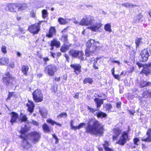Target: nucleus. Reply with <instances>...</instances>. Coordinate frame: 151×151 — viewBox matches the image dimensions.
Here are the masks:
<instances>
[{"label":"nucleus","instance_id":"nucleus-58","mask_svg":"<svg viewBox=\"0 0 151 151\" xmlns=\"http://www.w3.org/2000/svg\"><path fill=\"white\" fill-rule=\"evenodd\" d=\"M44 62H46L49 61V59L48 58H43Z\"/></svg>","mask_w":151,"mask_h":151},{"label":"nucleus","instance_id":"nucleus-44","mask_svg":"<svg viewBox=\"0 0 151 151\" xmlns=\"http://www.w3.org/2000/svg\"><path fill=\"white\" fill-rule=\"evenodd\" d=\"M46 122L52 125H53L55 123V122L51 119H47Z\"/></svg>","mask_w":151,"mask_h":151},{"label":"nucleus","instance_id":"nucleus-25","mask_svg":"<svg viewBox=\"0 0 151 151\" xmlns=\"http://www.w3.org/2000/svg\"><path fill=\"white\" fill-rule=\"evenodd\" d=\"M60 45V43L59 41L56 40L55 39H54L51 41L50 43L51 46H55L57 47H59Z\"/></svg>","mask_w":151,"mask_h":151},{"label":"nucleus","instance_id":"nucleus-6","mask_svg":"<svg viewBox=\"0 0 151 151\" xmlns=\"http://www.w3.org/2000/svg\"><path fill=\"white\" fill-rule=\"evenodd\" d=\"M151 55V51L149 49H145L142 50L140 54V61L145 62L148 59V57Z\"/></svg>","mask_w":151,"mask_h":151},{"label":"nucleus","instance_id":"nucleus-7","mask_svg":"<svg viewBox=\"0 0 151 151\" xmlns=\"http://www.w3.org/2000/svg\"><path fill=\"white\" fill-rule=\"evenodd\" d=\"M6 76L3 78V82L7 86L11 85L13 84L14 81V78L9 73H6Z\"/></svg>","mask_w":151,"mask_h":151},{"label":"nucleus","instance_id":"nucleus-50","mask_svg":"<svg viewBox=\"0 0 151 151\" xmlns=\"http://www.w3.org/2000/svg\"><path fill=\"white\" fill-rule=\"evenodd\" d=\"M134 143L135 145H137V143L139 141L138 138H136L134 139Z\"/></svg>","mask_w":151,"mask_h":151},{"label":"nucleus","instance_id":"nucleus-63","mask_svg":"<svg viewBox=\"0 0 151 151\" xmlns=\"http://www.w3.org/2000/svg\"><path fill=\"white\" fill-rule=\"evenodd\" d=\"M64 56L65 57L66 59L68 60V59L69 58V57L68 56V55H67L66 54H65L64 55Z\"/></svg>","mask_w":151,"mask_h":151},{"label":"nucleus","instance_id":"nucleus-20","mask_svg":"<svg viewBox=\"0 0 151 151\" xmlns=\"http://www.w3.org/2000/svg\"><path fill=\"white\" fill-rule=\"evenodd\" d=\"M94 101L96 104V107L99 109L103 103V100L102 99L96 98L94 99Z\"/></svg>","mask_w":151,"mask_h":151},{"label":"nucleus","instance_id":"nucleus-52","mask_svg":"<svg viewBox=\"0 0 151 151\" xmlns=\"http://www.w3.org/2000/svg\"><path fill=\"white\" fill-rule=\"evenodd\" d=\"M113 76L115 79H117L118 80H119L120 78L119 77V75H115L114 74Z\"/></svg>","mask_w":151,"mask_h":151},{"label":"nucleus","instance_id":"nucleus-35","mask_svg":"<svg viewBox=\"0 0 151 151\" xmlns=\"http://www.w3.org/2000/svg\"><path fill=\"white\" fill-rule=\"evenodd\" d=\"M20 120L21 122L26 121L27 120V118L26 115L21 113L20 115Z\"/></svg>","mask_w":151,"mask_h":151},{"label":"nucleus","instance_id":"nucleus-27","mask_svg":"<svg viewBox=\"0 0 151 151\" xmlns=\"http://www.w3.org/2000/svg\"><path fill=\"white\" fill-rule=\"evenodd\" d=\"M151 83L150 82H147L143 80H142L140 83V86L141 88H143L145 86L150 85Z\"/></svg>","mask_w":151,"mask_h":151},{"label":"nucleus","instance_id":"nucleus-30","mask_svg":"<svg viewBox=\"0 0 151 151\" xmlns=\"http://www.w3.org/2000/svg\"><path fill=\"white\" fill-rule=\"evenodd\" d=\"M58 21L61 24H64L67 23L68 22V19H65L61 17H60L58 19Z\"/></svg>","mask_w":151,"mask_h":151},{"label":"nucleus","instance_id":"nucleus-53","mask_svg":"<svg viewBox=\"0 0 151 151\" xmlns=\"http://www.w3.org/2000/svg\"><path fill=\"white\" fill-rule=\"evenodd\" d=\"M137 64L139 67H144V65L140 63L137 62Z\"/></svg>","mask_w":151,"mask_h":151},{"label":"nucleus","instance_id":"nucleus-42","mask_svg":"<svg viewBox=\"0 0 151 151\" xmlns=\"http://www.w3.org/2000/svg\"><path fill=\"white\" fill-rule=\"evenodd\" d=\"M68 49V46L64 45L60 48V50L62 52H65Z\"/></svg>","mask_w":151,"mask_h":151},{"label":"nucleus","instance_id":"nucleus-14","mask_svg":"<svg viewBox=\"0 0 151 151\" xmlns=\"http://www.w3.org/2000/svg\"><path fill=\"white\" fill-rule=\"evenodd\" d=\"M70 66L74 69V72L76 74H78L81 72V66L79 64H72Z\"/></svg>","mask_w":151,"mask_h":151},{"label":"nucleus","instance_id":"nucleus-5","mask_svg":"<svg viewBox=\"0 0 151 151\" xmlns=\"http://www.w3.org/2000/svg\"><path fill=\"white\" fill-rule=\"evenodd\" d=\"M87 108L90 112L93 113L94 115L96 116L98 118H105L107 116V114L106 113H104L101 111L96 112L99 111V110L98 109H94L88 106H87Z\"/></svg>","mask_w":151,"mask_h":151},{"label":"nucleus","instance_id":"nucleus-21","mask_svg":"<svg viewBox=\"0 0 151 151\" xmlns=\"http://www.w3.org/2000/svg\"><path fill=\"white\" fill-rule=\"evenodd\" d=\"M12 114L11 117V119L10 121V122L11 123L12 125H13V123L16 122L17 119L18 118V115L15 112H12Z\"/></svg>","mask_w":151,"mask_h":151},{"label":"nucleus","instance_id":"nucleus-40","mask_svg":"<svg viewBox=\"0 0 151 151\" xmlns=\"http://www.w3.org/2000/svg\"><path fill=\"white\" fill-rule=\"evenodd\" d=\"M104 107L105 108L106 110L108 111L109 110L112 108L111 105L110 104H106L104 105Z\"/></svg>","mask_w":151,"mask_h":151},{"label":"nucleus","instance_id":"nucleus-18","mask_svg":"<svg viewBox=\"0 0 151 151\" xmlns=\"http://www.w3.org/2000/svg\"><path fill=\"white\" fill-rule=\"evenodd\" d=\"M67 31V30L66 28L64 29L62 31L63 34L61 40L64 42V44L65 43H67L68 42L67 35L66 33Z\"/></svg>","mask_w":151,"mask_h":151},{"label":"nucleus","instance_id":"nucleus-8","mask_svg":"<svg viewBox=\"0 0 151 151\" xmlns=\"http://www.w3.org/2000/svg\"><path fill=\"white\" fill-rule=\"evenodd\" d=\"M128 132H123L118 141L116 143L121 145H124L129 139L128 136Z\"/></svg>","mask_w":151,"mask_h":151},{"label":"nucleus","instance_id":"nucleus-32","mask_svg":"<svg viewBox=\"0 0 151 151\" xmlns=\"http://www.w3.org/2000/svg\"><path fill=\"white\" fill-rule=\"evenodd\" d=\"M1 25L2 27V29H10V28L8 25L7 22H4L1 23Z\"/></svg>","mask_w":151,"mask_h":151},{"label":"nucleus","instance_id":"nucleus-55","mask_svg":"<svg viewBox=\"0 0 151 151\" xmlns=\"http://www.w3.org/2000/svg\"><path fill=\"white\" fill-rule=\"evenodd\" d=\"M121 104V102H119L116 103V107L117 108H119L120 107Z\"/></svg>","mask_w":151,"mask_h":151},{"label":"nucleus","instance_id":"nucleus-48","mask_svg":"<svg viewBox=\"0 0 151 151\" xmlns=\"http://www.w3.org/2000/svg\"><path fill=\"white\" fill-rule=\"evenodd\" d=\"M30 16L32 17H35L36 16L35 12L34 11H31L30 12Z\"/></svg>","mask_w":151,"mask_h":151},{"label":"nucleus","instance_id":"nucleus-19","mask_svg":"<svg viewBox=\"0 0 151 151\" xmlns=\"http://www.w3.org/2000/svg\"><path fill=\"white\" fill-rule=\"evenodd\" d=\"M147 137L145 138H142V140L145 142H151V128H149L147 132Z\"/></svg>","mask_w":151,"mask_h":151},{"label":"nucleus","instance_id":"nucleus-31","mask_svg":"<svg viewBox=\"0 0 151 151\" xmlns=\"http://www.w3.org/2000/svg\"><path fill=\"white\" fill-rule=\"evenodd\" d=\"M29 69V67L28 66H23L22 68V71L23 73L27 75Z\"/></svg>","mask_w":151,"mask_h":151},{"label":"nucleus","instance_id":"nucleus-4","mask_svg":"<svg viewBox=\"0 0 151 151\" xmlns=\"http://www.w3.org/2000/svg\"><path fill=\"white\" fill-rule=\"evenodd\" d=\"M33 97L36 102H42L43 100V95L40 89H37L33 93Z\"/></svg>","mask_w":151,"mask_h":151},{"label":"nucleus","instance_id":"nucleus-17","mask_svg":"<svg viewBox=\"0 0 151 151\" xmlns=\"http://www.w3.org/2000/svg\"><path fill=\"white\" fill-rule=\"evenodd\" d=\"M26 106L28 107V111L31 114L33 111L35 106L33 102L28 100V103L27 104Z\"/></svg>","mask_w":151,"mask_h":151},{"label":"nucleus","instance_id":"nucleus-23","mask_svg":"<svg viewBox=\"0 0 151 151\" xmlns=\"http://www.w3.org/2000/svg\"><path fill=\"white\" fill-rule=\"evenodd\" d=\"M42 128L45 132L49 133L52 130L51 128L46 123L42 125Z\"/></svg>","mask_w":151,"mask_h":151},{"label":"nucleus","instance_id":"nucleus-54","mask_svg":"<svg viewBox=\"0 0 151 151\" xmlns=\"http://www.w3.org/2000/svg\"><path fill=\"white\" fill-rule=\"evenodd\" d=\"M122 6H124L125 7H129V3H125L123 4H122Z\"/></svg>","mask_w":151,"mask_h":151},{"label":"nucleus","instance_id":"nucleus-15","mask_svg":"<svg viewBox=\"0 0 151 151\" xmlns=\"http://www.w3.org/2000/svg\"><path fill=\"white\" fill-rule=\"evenodd\" d=\"M56 33V30L54 27H51L48 33L46 34V36L51 38L53 37L54 35H55Z\"/></svg>","mask_w":151,"mask_h":151},{"label":"nucleus","instance_id":"nucleus-3","mask_svg":"<svg viewBox=\"0 0 151 151\" xmlns=\"http://www.w3.org/2000/svg\"><path fill=\"white\" fill-rule=\"evenodd\" d=\"M97 42L93 40H90L88 41L86 43V49L85 51L86 55L88 57L92 55L99 48L96 45Z\"/></svg>","mask_w":151,"mask_h":151},{"label":"nucleus","instance_id":"nucleus-22","mask_svg":"<svg viewBox=\"0 0 151 151\" xmlns=\"http://www.w3.org/2000/svg\"><path fill=\"white\" fill-rule=\"evenodd\" d=\"M88 17L87 16L83 17L79 22V24L81 25H88Z\"/></svg>","mask_w":151,"mask_h":151},{"label":"nucleus","instance_id":"nucleus-33","mask_svg":"<svg viewBox=\"0 0 151 151\" xmlns=\"http://www.w3.org/2000/svg\"><path fill=\"white\" fill-rule=\"evenodd\" d=\"M142 17V16L141 15H139L136 16L134 18V21L135 22H140L142 21V20H141V19Z\"/></svg>","mask_w":151,"mask_h":151},{"label":"nucleus","instance_id":"nucleus-13","mask_svg":"<svg viewBox=\"0 0 151 151\" xmlns=\"http://www.w3.org/2000/svg\"><path fill=\"white\" fill-rule=\"evenodd\" d=\"M122 130L119 127H116L113 130V139L114 140H116L122 132Z\"/></svg>","mask_w":151,"mask_h":151},{"label":"nucleus","instance_id":"nucleus-62","mask_svg":"<svg viewBox=\"0 0 151 151\" xmlns=\"http://www.w3.org/2000/svg\"><path fill=\"white\" fill-rule=\"evenodd\" d=\"M52 137H53L56 140V142H57V141H58V138L56 136L55 134H52Z\"/></svg>","mask_w":151,"mask_h":151},{"label":"nucleus","instance_id":"nucleus-36","mask_svg":"<svg viewBox=\"0 0 151 151\" xmlns=\"http://www.w3.org/2000/svg\"><path fill=\"white\" fill-rule=\"evenodd\" d=\"M93 82V80L92 78H86L83 81V83L84 84H86L87 83L91 84Z\"/></svg>","mask_w":151,"mask_h":151},{"label":"nucleus","instance_id":"nucleus-56","mask_svg":"<svg viewBox=\"0 0 151 151\" xmlns=\"http://www.w3.org/2000/svg\"><path fill=\"white\" fill-rule=\"evenodd\" d=\"M19 31L22 33H25V31L24 29L22 28H19Z\"/></svg>","mask_w":151,"mask_h":151},{"label":"nucleus","instance_id":"nucleus-39","mask_svg":"<svg viewBox=\"0 0 151 151\" xmlns=\"http://www.w3.org/2000/svg\"><path fill=\"white\" fill-rule=\"evenodd\" d=\"M143 96L145 98L148 96L151 97V91H145L143 93Z\"/></svg>","mask_w":151,"mask_h":151},{"label":"nucleus","instance_id":"nucleus-37","mask_svg":"<svg viewBox=\"0 0 151 151\" xmlns=\"http://www.w3.org/2000/svg\"><path fill=\"white\" fill-rule=\"evenodd\" d=\"M111 25L110 24H106L104 26V29L106 31L111 32L112 30L111 28Z\"/></svg>","mask_w":151,"mask_h":151},{"label":"nucleus","instance_id":"nucleus-45","mask_svg":"<svg viewBox=\"0 0 151 151\" xmlns=\"http://www.w3.org/2000/svg\"><path fill=\"white\" fill-rule=\"evenodd\" d=\"M1 50L4 53H6V47L5 46H2L1 48Z\"/></svg>","mask_w":151,"mask_h":151},{"label":"nucleus","instance_id":"nucleus-24","mask_svg":"<svg viewBox=\"0 0 151 151\" xmlns=\"http://www.w3.org/2000/svg\"><path fill=\"white\" fill-rule=\"evenodd\" d=\"M151 72V70L149 69L148 67H144L142 71L140 72V73H144L145 74L146 76H147L150 74Z\"/></svg>","mask_w":151,"mask_h":151},{"label":"nucleus","instance_id":"nucleus-43","mask_svg":"<svg viewBox=\"0 0 151 151\" xmlns=\"http://www.w3.org/2000/svg\"><path fill=\"white\" fill-rule=\"evenodd\" d=\"M85 125L86 123H81L79 124L78 126H76V130L77 129H79Z\"/></svg>","mask_w":151,"mask_h":151},{"label":"nucleus","instance_id":"nucleus-47","mask_svg":"<svg viewBox=\"0 0 151 151\" xmlns=\"http://www.w3.org/2000/svg\"><path fill=\"white\" fill-rule=\"evenodd\" d=\"M141 40V39L140 38H137L136 40L135 43L137 47L139 46Z\"/></svg>","mask_w":151,"mask_h":151},{"label":"nucleus","instance_id":"nucleus-49","mask_svg":"<svg viewBox=\"0 0 151 151\" xmlns=\"http://www.w3.org/2000/svg\"><path fill=\"white\" fill-rule=\"evenodd\" d=\"M73 121L71 120V122H70V126L72 128V129L74 130H76V126H74L73 125Z\"/></svg>","mask_w":151,"mask_h":151},{"label":"nucleus","instance_id":"nucleus-38","mask_svg":"<svg viewBox=\"0 0 151 151\" xmlns=\"http://www.w3.org/2000/svg\"><path fill=\"white\" fill-rule=\"evenodd\" d=\"M42 17L44 19L46 18L48 16V13L45 9H44L42 11Z\"/></svg>","mask_w":151,"mask_h":151},{"label":"nucleus","instance_id":"nucleus-12","mask_svg":"<svg viewBox=\"0 0 151 151\" xmlns=\"http://www.w3.org/2000/svg\"><path fill=\"white\" fill-rule=\"evenodd\" d=\"M102 24L99 22H96L92 24L88 28L92 31L94 32L99 31V29L102 27Z\"/></svg>","mask_w":151,"mask_h":151},{"label":"nucleus","instance_id":"nucleus-28","mask_svg":"<svg viewBox=\"0 0 151 151\" xmlns=\"http://www.w3.org/2000/svg\"><path fill=\"white\" fill-rule=\"evenodd\" d=\"M103 146L105 151H112V150L108 147L109 146V143L108 142L105 141L104 143L103 144Z\"/></svg>","mask_w":151,"mask_h":151},{"label":"nucleus","instance_id":"nucleus-16","mask_svg":"<svg viewBox=\"0 0 151 151\" xmlns=\"http://www.w3.org/2000/svg\"><path fill=\"white\" fill-rule=\"evenodd\" d=\"M7 7L9 8V10L11 12H16L18 11V6L15 4H9L7 5Z\"/></svg>","mask_w":151,"mask_h":151},{"label":"nucleus","instance_id":"nucleus-2","mask_svg":"<svg viewBox=\"0 0 151 151\" xmlns=\"http://www.w3.org/2000/svg\"><path fill=\"white\" fill-rule=\"evenodd\" d=\"M104 126L101 123L95 119H90L86 127L87 132L96 135H102L104 132Z\"/></svg>","mask_w":151,"mask_h":151},{"label":"nucleus","instance_id":"nucleus-59","mask_svg":"<svg viewBox=\"0 0 151 151\" xmlns=\"http://www.w3.org/2000/svg\"><path fill=\"white\" fill-rule=\"evenodd\" d=\"M40 114L42 115V116L44 117H45L46 115L44 114V113L42 111V110L41 109H40Z\"/></svg>","mask_w":151,"mask_h":151},{"label":"nucleus","instance_id":"nucleus-51","mask_svg":"<svg viewBox=\"0 0 151 151\" xmlns=\"http://www.w3.org/2000/svg\"><path fill=\"white\" fill-rule=\"evenodd\" d=\"M14 92H9V93L7 99H10V98L13 96Z\"/></svg>","mask_w":151,"mask_h":151},{"label":"nucleus","instance_id":"nucleus-29","mask_svg":"<svg viewBox=\"0 0 151 151\" xmlns=\"http://www.w3.org/2000/svg\"><path fill=\"white\" fill-rule=\"evenodd\" d=\"M27 6L26 4H23L19 7H18V11H22L23 10H25L27 9Z\"/></svg>","mask_w":151,"mask_h":151},{"label":"nucleus","instance_id":"nucleus-26","mask_svg":"<svg viewBox=\"0 0 151 151\" xmlns=\"http://www.w3.org/2000/svg\"><path fill=\"white\" fill-rule=\"evenodd\" d=\"M9 59L6 58H3L0 59V64L2 65L8 64L9 62Z\"/></svg>","mask_w":151,"mask_h":151},{"label":"nucleus","instance_id":"nucleus-41","mask_svg":"<svg viewBox=\"0 0 151 151\" xmlns=\"http://www.w3.org/2000/svg\"><path fill=\"white\" fill-rule=\"evenodd\" d=\"M67 116V114L66 112H62L59 114L57 117L58 118L64 117L66 118Z\"/></svg>","mask_w":151,"mask_h":151},{"label":"nucleus","instance_id":"nucleus-64","mask_svg":"<svg viewBox=\"0 0 151 151\" xmlns=\"http://www.w3.org/2000/svg\"><path fill=\"white\" fill-rule=\"evenodd\" d=\"M9 65L11 68L13 67L14 65V63L12 62L11 63L9 64Z\"/></svg>","mask_w":151,"mask_h":151},{"label":"nucleus","instance_id":"nucleus-60","mask_svg":"<svg viewBox=\"0 0 151 151\" xmlns=\"http://www.w3.org/2000/svg\"><path fill=\"white\" fill-rule=\"evenodd\" d=\"M79 93H76L75 96H74V98L76 99H78L79 98Z\"/></svg>","mask_w":151,"mask_h":151},{"label":"nucleus","instance_id":"nucleus-61","mask_svg":"<svg viewBox=\"0 0 151 151\" xmlns=\"http://www.w3.org/2000/svg\"><path fill=\"white\" fill-rule=\"evenodd\" d=\"M129 7H133L134 6H136V5H133L132 3H129Z\"/></svg>","mask_w":151,"mask_h":151},{"label":"nucleus","instance_id":"nucleus-9","mask_svg":"<svg viewBox=\"0 0 151 151\" xmlns=\"http://www.w3.org/2000/svg\"><path fill=\"white\" fill-rule=\"evenodd\" d=\"M57 70V68L55 66L52 64H50L45 67V71L49 76H52L54 75L55 73L56 72Z\"/></svg>","mask_w":151,"mask_h":151},{"label":"nucleus","instance_id":"nucleus-1","mask_svg":"<svg viewBox=\"0 0 151 151\" xmlns=\"http://www.w3.org/2000/svg\"><path fill=\"white\" fill-rule=\"evenodd\" d=\"M29 128L25 125L24 127H22L20 132L22 134L20 137L23 139L22 146L24 149L27 150L30 147V145L28 142L27 140L29 137V139L32 141V142L36 144L39 141L41 137V134L39 132L36 131L32 132L29 133L27 137L24 134L28 131Z\"/></svg>","mask_w":151,"mask_h":151},{"label":"nucleus","instance_id":"nucleus-34","mask_svg":"<svg viewBox=\"0 0 151 151\" xmlns=\"http://www.w3.org/2000/svg\"><path fill=\"white\" fill-rule=\"evenodd\" d=\"M94 19L93 17L91 16L88 17V25H91L94 22Z\"/></svg>","mask_w":151,"mask_h":151},{"label":"nucleus","instance_id":"nucleus-46","mask_svg":"<svg viewBox=\"0 0 151 151\" xmlns=\"http://www.w3.org/2000/svg\"><path fill=\"white\" fill-rule=\"evenodd\" d=\"M30 122L31 123L33 124L34 125L38 126L39 125V123L35 121L32 120Z\"/></svg>","mask_w":151,"mask_h":151},{"label":"nucleus","instance_id":"nucleus-11","mask_svg":"<svg viewBox=\"0 0 151 151\" xmlns=\"http://www.w3.org/2000/svg\"><path fill=\"white\" fill-rule=\"evenodd\" d=\"M70 55L72 58H76L78 57L79 58L82 59L83 55V53L81 51H78L76 50H71L69 52Z\"/></svg>","mask_w":151,"mask_h":151},{"label":"nucleus","instance_id":"nucleus-10","mask_svg":"<svg viewBox=\"0 0 151 151\" xmlns=\"http://www.w3.org/2000/svg\"><path fill=\"white\" fill-rule=\"evenodd\" d=\"M40 23H35L29 27L28 30L32 33L35 35L37 34L40 29Z\"/></svg>","mask_w":151,"mask_h":151},{"label":"nucleus","instance_id":"nucleus-57","mask_svg":"<svg viewBox=\"0 0 151 151\" xmlns=\"http://www.w3.org/2000/svg\"><path fill=\"white\" fill-rule=\"evenodd\" d=\"M111 62L112 63H117V64H118L119 65L120 63V62L119 61H118V60H112L111 61Z\"/></svg>","mask_w":151,"mask_h":151}]
</instances>
